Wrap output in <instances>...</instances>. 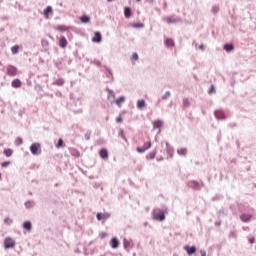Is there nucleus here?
Wrapping results in <instances>:
<instances>
[{"label":"nucleus","mask_w":256,"mask_h":256,"mask_svg":"<svg viewBox=\"0 0 256 256\" xmlns=\"http://www.w3.org/2000/svg\"><path fill=\"white\" fill-rule=\"evenodd\" d=\"M49 13H53V7L47 6L46 9H44V15L46 19H49Z\"/></svg>","instance_id":"nucleus-21"},{"label":"nucleus","mask_w":256,"mask_h":256,"mask_svg":"<svg viewBox=\"0 0 256 256\" xmlns=\"http://www.w3.org/2000/svg\"><path fill=\"white\" fill-rule=\"evenodd\" d=\"M165 45H166V47H174L175 42L173 41V39L167 38V39L165 40Z\"/></svg>","instance_id":"nucleus-28"},{"label":"nucleus","mask_w":256,"mask_h":256,"mask_svg":"<svg viewBox=\"0 0 256 256\" xmlns=\"http://www.w3.org/2000/svg\"><path fill=\"white\" fill-rule=\"evenodd\" d=\"M55 29L56 31H60V33H64V31H71V27L66 25H59Z\"/></svg>","instance_id":"nucleus-11"},{"label":"nucleus","mask_w":256,"mask_h":256,"mask_svg":"<svg viewBox=\"0 0 256 256\" xmlns=\"http://www.w3.org/2000/svg\"><path fill=\"white\" fill-rule=\"evenodd\" d=\"M85 138L87 139V141H89V139H90L89 134H86Z\"/></svg>","instance_id":"nucleus-58"},{"label":"nucleus","mask_w":256,"mask_h":256,"mask_svg":"<svg viewBox=\"0 0 256 256\" xmlns=\"http://www.w3.org/2000/svg\"><path fill=\"white\" fill-rule=\"evenodd\" d=\"M94 65H97L98 67H101V61L94 60Z\"/></svg>","instance_id":"nucleus-50"},{"label":"nucleus","mask_w":256,"mask_h":256,"mask_svg":"<svg viewBox=\"0 0 256 256\" xmlns=\"http://www.w3.org/2000/svg\"><path fill=\"white\" fill-rule=\"evenodd\" d=\"M184 250L186 251L187 255H193V253H196L197 248L195 246H184Z\"/></svg>","instance_id":"nucleus-9"},{"label":"nucleus","mask_w":256,"mask_h":256,"mask_svg":"<svg viewBox=\"0 0 256 256\" xmlns=\"http://www.w3.org/2000/svg\"><path fill=\"white\" fill-rule=\"evenodd\" d=\"M41 44H42L43 49H49V41L43 39L41 41Z\"/></svg>","instance_id":"nucleus-32"},{"label":"nucleus","mask_w":256,"mask_h":256,"mask_svg":"<svg viewBox=\"0 0 256 256\" xmlns=\"http://www.w3.org/2000/svg\"><path fill=\"white\" fill-rule=\"evenodd\" d=\"M97 220L98 221H107V219H109V217H111V214L109 213H97L96 214Z\"/></svg>","instance_id":"nucleus-6"},{"label":"nucleus","mask_w":256,"mask_h":256,"mask_svg":"<svg viewBox=\"0 0 256 256\" xmlns=\"http://www.w3.org/2000/svg\"><path fill=\"white\" fill-rule=\"evenodd\" d=\"M188 186L191 187V189H201V184L197 181L188 182Z\"/></svg>","instance_id":"nucleus-13"},{"label":"nucleus","mask_w":256,"mask_h":256,"mask_svg":"<svg viewBox=\"0 0 256 256\" xmlns=\"http://www.w3.org/2000/svg\"><path fill=\"white\" fill-rule=\"evenodd\" d=\"M213 91H215V87L211 86V88L209 89V93H213Z\"/></svg>","instance_id":"nucleus-55"},{"label":"nucleus","mask_w":256,"mask_h":256,"mask_svg":"<svg viewBox=\"0 0 256 256\" xmlns=\"http://www.w3.org/2000/svg\"><path fill=\"white\" fill-rule=\"evenodd\" d=\"M142 147L145 151H148V149H151V141L144 143Z\"/></svg>","instance_id":"nucleus-35"},{"label":"nucleus","mask_w":256,"mask_h":256,"mask_svg":"<svg viewBox=\"0 0 256 256\" xmlns=\"http://www.w3.org/2000/svg\"><path fill=\"white\" fill-rule=\"evenodd\" d=\"M54 85H58L59 87L65 85V80L63 78H58L55 80Z\"/></svg>","instance_id":"nucleus-27"},{"label":"nucleus","mask_w":256,"mask_h":256,"mask_svg":"<svg viewBox=\"0 0 256 256\" xmlns=\"http://www.w3.org/2000/svg\"><path fill=\"white\" fill-rule=\"evenodd\" d=\"M112 1H115V0H107L108 3H112Z\"/></svg>","instance_id":"nucleus-60"},{"label":"nucleus","mask_w":256,"mask_h":256,"mask_svg":"<svg viewBox=\"0 0 256 256\" xmlns=\"http://www.w3.org/2000/svg\"><path fill=\"white\" fill-rule=\"evenodd\" d=\"M12 55H17L19 53V46L15 45L11 48Z\"/></svg>","instance_id":"nucleus-31"},{"label":"nucleus","mask_w":256,"mask_h":256,"mask_svg":"<svg viewBox=\"0 0 256 256\" xmlns=\"http://www.w3.org/2000/svg\"><path fill=\"white\" fill-rule=\"evenodd\" d=\"M70 153L73 157H79L80 156V153H79V151H77V149H71Z\"/></svg>","instance_id":"nucleus-34"},{"label":"nucleus","mask_w":256,"mask_h":256,"mask_svg":"<svg viewBox=\"0 0 256 256\" xmlns=\"http://www.w3.org/2000/svg\"><path fill=\"white\" fill-rule=\"evenodd\" d=\"M0 180H1V173H0Z\"/></svg>","instance_id":"nucleus-63"},{"label":"nucleus","mask_w":256,"mask_h":256,"mask_svg":"<svg viewBox=\"0 0 256 256\" xmlns=\"http://www.w3.org/2000/svg\"><path fill=\"white\" fill-rule=\"evenodd\" d=\"M30 152L34 156L41 155V144L37 142L32 143L30 146Z\"/></svg>","instance_id":"nucleus-2"},{"label":"nucleus","mask_w":256,"mask_h":256,"mask_svg":"<svg viewBox=\"0 0 256 256\" xmlns=\"http://www.w3.org/2000/svg\"><path fill=\"white\" fill-rule=\"evenodd\" d=\"M137 109H143V107H145L146 103H145V100L144 99H139L137 101Z\"/></svg>","instance_id":"nucleus-24"},{"label":"nucleus","mask_w":256,"mask_h":256,"mask_svg":"<svg viewBox=\"0 0 256 256\" xmlns=\"http://www.w3.org/2000/svg\"><path fill=\"white\" fill-rule=\"evenodd\" d=\"M59 47H61L62 49H65V47H67V38H65V36L60 37Z\"/></svg>","instance_id":"nucleus-15"},{"label":"nucleus","mask_w":256,"mask_h":256,"mask_svg":"<svg viewBox=\"0 0 256 256\" xmlns=\"http://www.w3.org/2000/svg\"><path fill=\"white\" fill-rule=\"evenodd\" d=\"M249 243L253 244L255 243V237H251L248 239Z\"/></svg>","instance_id":"nucleus-52"},{"label":"nucleus","mask_w":256,"mask_h":256,"mask_svg":"<svg viewBox=\"0 0 256 256\" xmlns=\"http://www.w3.org/2000/svg\"><path fill=\"white\" fill-rule=\"evenodd\" d=\"M7 74L14 77V75H17V67L13 65H9L7 67Z\"/></svg>","instance_id":"nucleus-7"},{"label":"nucleus","mask_w":256,"mask_h":256,"mask_svg":"<svg viewBox=\"0 0 256 256\" xmlns=\"http://www.w3.org/2000/svg\"><path fill=\"white\" fill-rule=\"evenodd\" d=\"M79 20L81 21V23L87 24V23H89L91 21V18H89V16H87V15H82L79 18Z\"/></svg>","instance_id":"nucleus-23"},{"label":"nucleus","mask_w":256,"mask_h":256,"mask_svg":"<svg viewBox=\"0 0 256 256\" xmlns=\"http://www.w3.org/2000/svg\"><path fill=\"white\" fill-rule=\"evenodd\" d=\"M224 49L227 51V53L233 51V45L232 44H225Z\"/></svg>","instance_id":"nucleus-33"},{"label":"nucleus","mask_w":256,"mask_h":256,"mask_svg":"<svg viewBox=\"0 0 256 256\" xmlns=\"http://www.w3.org/2000/svg\"><path fill=\"white\" fill-rule=\"evenodd\" d=\"M155 155H156L155 152L150 153V159H155Z\"/></svg>","instance_id":"nucleus-54"},{"label":"nucleus","mask_w":256,"mask_h":256,"mask_svg":"<svg viewBox=\"0 0 256 256\" xmlns=\"http://www.w3.org/2000/svg\"><path fill=\"white\" fill-rule=\"evenodd\" d=\"M166 151H167L169 157H173V147H171L169 142H166Z\"/></svg>","instance_id":"nucleus-22"},{"label":"nucleus","mask_w":256,"mask_h":256,"mask_svg":"<svg viewBox=\"0 0 256 256\" xmlns=\"http://www.w3.org/2000/svg\"><path fill=\"white\" fill-rule=\"evenodd\" d=\"M146 1H147V3L151 4V3H154L155 0H146Z\"/></svg>","instance_id":"nucleus-57"},{"label":"nucleus","mask_w":256,"mask_h":256,"mask_svg":"<svg viewBox=\"0 0 256 256\" xmlns=\"http://www.w3.org/2000/svg\"><path fill=\"white\" fill-rule=\"evenodd\" d=\"M246 231H249V227H246Z\"/></svg>","instance_id":"nucleus-61"},{"label":"nucleus","mask_w":256,"mask_h":256,"mask_svg":"<svg viewBox=\"0 0 256 256\" xmlns=\"http://www.w3.org/2000/svg\"><path fill=\"white\" fill-rule=\"evenodd\" d=\"M212 11L213 13H219V6H213Z\"/></svg>","instance_id":"nucleus-45"},{"label":"nucleus","mask_w":256,"mask_h":256,"mask_svg":"<svg viewBox=\"0 0 256 256\" xmlns=\"http://www.w3.org/2000/svg\"><path fill=\"white\" fill-rule=\"evenodd\" d=\"M123 122V118H121V116L116 118V123H122Z\"/></svg>","instance_id":"nucleus-51"},{"label":"nucleus","mask_w":256,"mask_h":256,"mask_svg":"<svg viewBox=\"0 0 256 256\" xmlns=\"http://www.w3.org/2000/svg\"><path fill=\"white\" fill-rule=\"evenodd\" d=\"M9 165H11V162H2V164H1V167H9Z\"/></svg>","instance_id":"nucleus-46"},{"label":"nucleus","mask_w":256,"mask_h":256,"mask_svg":"<svg viewBox=\"0 0 256 256\" xmlns=\"http://www.w3.org/2000/svg\"><path fill=\"white\" fill-rule=\"evenodd\" d=\"M4 155H6L7 157H11V155H13V150L12 149L4 150Z\"/></svg>","instance_id":"nucleus-36"},{"label":"nucleus","mask_w":256,"mask_h":256,"mask_svg":"<svg viewBox=\"0 0 256 256\" xmlns=\"http://www.w3.org/2000/svg\"><path fill=\"white\" fill-rule=\"evenodd\" d=\"M164 21L168 23V25H171L172 23H179L181 19L175 16H170V17L164 18Z\"/></svg>","instance_id":"nucleus-5"},{"label":"nucleus","mask_w":256,"mask_h":256,"mask_svg":"<svg viewBox=\"0 0 256 256\" xmlns=\"http://www.w3.org/2000/svg\"><path fill=\"white\" fill-rule=\"evenodd\" d=\"M183 105H184V107H189V105H191V103L189 102V99H184L183 100Z\"/></svg>","instance_id":"nucleus-43"},{"label":"nucleus","mask_w":256,"mask_h":256,"mask_svg":"<svg viewBox=\"0 0 256 256\" xmlns=\"http://www.w3.org/2000/svg\"><path fill=\"white\" fill-rule=\"evenodd\" d=\"M137 2L141 1V0H136Z\"/></svg>","instance_id":"nucleus-62"},{"label":"nucleus","mask_w":256,"mask_h":256,"mask_svg":"<svg viewBox=\"0 0 256 256\" xmlns=\"http://www.w3.org/2000/svg\"><path fill=\"white\" fill-rule=\"evenodd\" d=\"M4 223H6V225H11V223H13V219L9 218V217H6L4 219Z\"/></svg>","instance_id":"nucleus-42"},{"label":"nucleus","mask_w":256,"mask_h":256,"mask_svg":"<svg viewBox=\"0 0 256 256\" xmlns=\"http://www.w3.org/2000/svg\"><path fill=\"white\" fill-rule=\"evenodd\" d=\"M178 155H182V157H185L187 155V148H180L177 150Z\"/></svg>","instance_id":"nucleus-30"},{"label":"nucleus","mask_w":256,"mask_h":256,"mask_svg":"<svg viewBox=\"0 0 256 256\" xmlns=\"http://www.w3.org/2000/svg\"><path fill=\"white\" fill-rule=\"evenodd\" d=\"M215 117L216 119L223 120L225 119V113L222 110L215 111Z\"/></svg>","instance_id":"nucleus-16"},{"label":"nucleus","mask_w":256,"mask_h":256,"mask_svg":"<svg viewBox=\"0 0 256 256\" xmlns=\"http://www.w3.org/2000/svg\"><path fill=\"white\" fill-rule=\"evenodd\" d=\"M108 92V101H110V103H115V92L111 89H107Z\"/></svg>","instance_id":"nucleus-10"},{"label":"nucleus","mask_w":256,"mask_h":256,"mask_svg":"<svg viewBox=\"0 0 256 256\" xmlns=\"http://www.w3.org/2000/svg\"><path fill=\"white\" fill-rule=\"evenodd\" d=\"M15 145H17L19 147V145H23V139L18 137L15 140Z\"/></svg>","instance_id":"nucleus-38"},{"label":"nucleus","mask_w":256,"mask_h":256,"mask_svg":"<svg viewBox=\"0 0 256 256\" xmlns=\"http://www.w3.org/2000/svg\"><path fill=\"white\" fill-rule=\"evenodd\" d=\"M25 207H26L27 209H32V207H35V201H33V200H28V201H26V202H25Z\"/></svg>","instance_id":"nucleus-25"},{"label":"nucleus","mask_w":256,"mask_h":256,"mask_svg":"<svg viewBox=\"0 0 256 256\" xmlns=\"http://www.w3.org/2000/svg\"><path fill=\"white\" fill-rule=\"evenodd\" d=\"M161 127H163V121L155 120L153 122V129H161Z\"/></svg>","instance_id":"nucleus-19"},{"label":"nucleus","mask_w":256,"mask_h":256,"mask_svg":"<svg viewBox=\"0 0 256 256\" xmlns=\"http://www.w3.org/2000/svg\"><path fill=\"white\" fill-rule=\"evenodd\" d=\"M171 97V92L170 91H167L165 92V94L162 96V99L165 100V99H169Z\"/></svg>","instance_id":"nucleus-40"},{"label":"nucleus","mask_w":256,"mask_h":256,"mask_svg":"<svg viewBox=\"0 0 256 256\" xmlns=\"http://www.w3.org/2000/svg\"><path fill=\"white\" fill-rule=\"evenodd\" d=\"M100 157L101 159H109V152H107V149L102 148L100 150Z\"/></svg>","instance_id":"nucleus-17"},{"label":"nucleus","mask_w":256,"mask_h":256,"mask_svg":"<svg viewBox=\"0 0 256 256\" xmlns=\"http://www.w3.org/2000/svg\"><path fill=\"white\" fill-rule=\"evenodd\" d=\"M23 229H25L26 231H31V221H25L22 224Z\"/></svg>","instance_id":"nucleus-26"},{"label":"nucleus","mask_w":256,"mask_h":256,"mask_svg":"<svg viewBox=\"0 0 256 256\" xmlns=\"http://www.w3.org/2000/svg\"><path fill=\"white\" fill-rule=\"evenodd\" d=\"M115 105L121 107L122 103H125V96H120L118 99L114 100Z\"/></svg>","instance_id":"nucleus-18"},{"label":"nucleus","mask_w":256,"mask_h":256,"mask_svg":"<svg viewBox=\"0 0 256 256\" xmlns=\"http://www.w3.org/2000/svg\"><path fill=\"white\" fill-rule=\"evenodd\" d=\"M199 49H201L202 51L205 49V46H203V44H201L200 46H199Z\"/></svg>","instance_id":"nucleus-56"},{"label":"nucleus","mask_w":256,"mask_h":256,"mask_svg":"<svg viewBox=\"0 0 256 256\" xmlns=\"http://www.w3.org/2000/svg\"><path fill=\"white\" fill-rule=\"evenodd\" d=\"M12 87H14V89H19V87H21V80L20 79H14L11 83Z\"/></svg>","instance_id":"nucleus-20"},{"label":"nucleus","mask_w":256,"mask_h":256,"mask_svg":"<svg viewBox=\"0 0 256 256\" xmlns=\"http://www.w3.org/2000/svg\"><path fill=\"white\" fill-rule=\"evenodd\" d=\"M132 27H134V29H143V24L135 23V24L132 25Z\"/></svg>","instance_id":"nucleus-39"},{"label":"nucleus","mask_w":256,"mask_h":256,"mask_svg":"<svg viewBox=\"0 0 256 256\" xmlns=\"http://www.w3.org/2000/svg\"><path fill=\"white\" fill-rule=\"evenodd\" d=\"M124 16L126 17V19H129V17H131V9L129 7L124 8Z\"/></svg>","instance_id":"nucleus-29"},{"label":"nucleus","mask_w":256,"mask_h":256,"mask_svg":"<svg viewBox=\"0 0 256 256\" xmlns=\"http://www.w3.org/2000/svg\"><path fill=\"white\" fill-rule=\"evenodd\" d=\"M240 219H241V221H243V223H249V221H251V219H253V215L242 214V215H240Z\"/></svg>","instance_id":"nucleus-8"},{"label":"nucleus","mask_w":256,"mask_h":256,"mask_svg":"<svg viewBox=\"0 0 256 256\" xmlns=\"http://www.w3.org/2000/svg\"><path fill=\"white\" fill-rule=\"evenodd\" d=\"M136 151L137 153H145L146 150H144L143 147H138Z\"/></svg>","instance_id":"nucleus-47"},{"label":"nucleus","mask_w":256,"mask_h":256,"mask_svg":"<svg viewBox=\"0 0 256 256\" xmlns=\"http://www.w3.org/2000/svg\"><path fill=\"white\" fill-rule=\"evenodd\" d=\"M105 69L108 72V77H113V72L107 67Z\"/></svg>","instance_id":"nucleus-48"},{"label":"nucleus","mask_w":256,"mask_h":256,"mask_svg":"<svg viewBox=\"0 0 256 256\" xmlns=\"http://www.w3.org/2000/svg\"><path fill=\"white\" fill-rule=\"evenodd\" d=\"M100 235L102 239L107 236V234H100Z\"/></svg>","instance_id":"nucleus-59"},{"label":"nucleus","mask_w":256,"mask_h":256,"mask_svg":"<svg viewBox=\"0 0 256 256\" xmlns=\"http://www.w3.org/2000/svg\"><path fill=\"white\" fill-rule=\"evenodd\" d=\"M201 256H207V252L205 250H200Z\"/></svg>","instance_id":"nucleus-53"},{"label":"nucleus","mask_w":256,"mask_h":256,"mask_svg":"<svg viewBox=\"0 0 256 256\" xmlns=\"http://www.w3.org/2000/svg\"><path fill=\"white\" fill-rule=\"evenodd\" d=\"M15 240L11 237H6L4 240V249H13L15 248Z\"/></svg>","instance_id":"nucleus-3"},{"label":"nucleus","mask_w":256,"mask_h":256,"mask_svg":"<svg viewBox=\"0 0 256 256\" xmlns=\"http://www.w3.org/2000/svg\"><path fill=\"white\" fill-rule=\"evenodd\" d=\"M153 219H155V221H164L165 220V212H163V210L156 208L154 209L153 213Z\"/></svg>","instance_id":"nucleus-1"},{"label":"nucleus","mask_w":256,"mask_h":256,"mask_svg":"<svg viewBox=\"0 0 256 256\" xmlns=\"http://www.w3.org/2000/svg\"><path fill=\"white\" fill-rule=\"evenodd\" d=\"M137 59H139V54L133 53V54H132V57H131L132 63H135V61H137Z\"/></svg>","instance_id":"nucleus-37"},{"label":"nucleus","mask_w":256,"mask_h":256,"mask_svg":"<svg viewBox=\"0 0 256 256\" xmlns=\"http://www.w3.org/2000/svg\"><path fill=\"white\" fill-rule=\"evenodd\" d=\"M110 247L112 249H117L119 247V240L116 237H113L110 241Z\"/></svg>","instance_id":"nucleus-12"},{"label":"nucleus","mask_w":256,"mask_h":256,"mask_svg":"<svg viewBox=\"0 0 256 256\" xmlns=\"http://www.w3.org/2000/svg\"><path fill=\"white\" fill-rule=\"evenodd\" d=\"M119 135L127 142V137L125 136V132L123 131V129H120Z\"/></svg>","instance_id":"nucleus-41"},{"label":"nucleus","mask_w":256,"mask_h":256,"mask_svg":"<svg viewBox=\"0 0 256 256\" xmlns=\"http://www.w3.org/2000/svg\"><path fill=\"white\" fill-rule=\"evenodd\" d=\"M101 33L95 32L94 37L92 38L93 43H101Z\"/></svg>","instance_id":"nucleus-14"},{"label":"nucleus","mask_w":256,"mask_h":256,"mask_svg":"<svg viewBox=\"0 0 256 256\" xmlns=\"http://www.w3.org/2000/svg\"><path fill=\"white\" fill-rule=\"evenodd\" d=\"M123 247L125 251H131L133 249V241L131 239L124 238L123 239Z\"/></svg>","instance_id":"nucleus-4"},{"label":"nucleus","mask_w":256,"mask_h":256,"mask_svg":"<svg viewBox=\"0 0 256 256\" xmlns=\"http://www.w3.org/2000/svg\"><path fill=\"white\" fill-rule=\"evenodd\" d=\"M230 237H232V239H237V232L232 231V232L230 233Z\"/></svg>","instance_id":"nucleus-44"},{"label":"nucleus","mask_w":256,"mask_h":256,"mask_svg":"<svg viewBox=\"0 0 256 256\" xmlns=\"http://www.w3.org/2000/svg\"><path fill=\"white\" fill-rule=\"evenodd\" d=\"M63 145V139H59L56 147H61Z\"/></svg>","instance_id":"nucleus-49"}]
</instances>
